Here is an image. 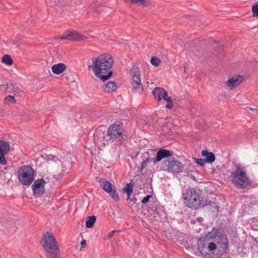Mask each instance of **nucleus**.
<instances>
[{"mask_svg":"<svg viewBox=\"0 0 258 258\" xmlns=\"http://www.w3.org/2000/svg\"><path fill=\"white\" fill-rule=\"evenodd\" d=\"M58 40H68L70 41H84L88 37L76 30H68L64 32L61 36L56 37Z\"/></svg>","mask_w":258,"mask_h":258,"instance_id":"obj_9","label":"nucleus"},{"mask_svg":"<svg viewBox=\"0 0 258 258\" xmlns=\"http://www.w3.org/2000/svg\"><path fill=\"white\" fill-rule=\"evenodd\" d=\"M86 243V241L85 240H83L81 243L82 247H84Z\"/></svg>","mask_w":258,"mask_h":258,"instance_id":"obj_34","label":"nucleus"},{"mask_svg":"<svg viewBox=\"0 0 258 258\" xmlns=\"http://www.w3.org/2000/svg\"><path fill=\"white\" fill-rule=\"evenodd\" d=\"M153 94L155 99L158 101H160L161 99L164 100L168 96L167 92L161 87L155 88Z\"/></svg>","mask_w":258,"mask_h":258,"instance_id":"obj_14","label":"nucleus"},{"mask_svg":"<svg viewBox=\"0 0 258 258\" xmlns=\"http://www.w3.org/2000/svg\"><path fill=\"white\" fill-rule=\"evenodd\" d=\"M151 162H154L153 158H147L142 162L141 166V172H142L143 170L148 166V163Z\"/></svg>","mask_w":258,"mask_h":258,"instance_id":"obj_22","label":"nucleus"},{"mask_svg":"<svg viewBox=\"0 0 258 258\" xmlns=\"http://www.w3.org/2000/svg\"><path fill=\"white\" fill-rule=\"evenodd\" d=\"M198 245L199 250L203 255L207 256L216 249L222 255L228 249L229 241L227 236L220 229L213 228L199 239Z\"/></svg>","mask_w":258,"mask_h":258,"instance_id":"obj_1","label":"nucleus"},{"mask_svg":"<svg viewBox=\"0 0 258 258\" xmlns=\"http://www.w3.org/2000/svg\"><path fill=\"white\" fill-rule=\"evenodd\" d=\"M173 155L172 152L165 149H160L157 153L156 158H153L154 163L159 162L162 159L172 156Z\"/></svg>","mask_w":258,"mask_h":258,"instance_id":"obj_15","label":"nucleus"},{"mask_svg":"<svg viewBox=\"0 0 258 258\" xmlns=\"http://www.w3.org/2000/svg\"><path fill=\"white\" fill-rule=\"evenodd\" d=\"M132 76V85L134 91L138 94L143 92V86L141 82L140 72L138 67L134 66L131 70Z\"/></svg>","mask_w":258,"mask_h":258,"instance_id":"obj_8","label":"nucleus"},{"mask_svg":"<svg viewBox=\"0 0 258 258\" xmlns=\"http://www.w3.org/2000/svg\"><path fill=\"white\" fill-rule=\"evenodd\" d=\"M16 100L14 97L11 95L8 96L4 100V104L6 105L14 104Z\"/></svg>","mask_w":258,"mask_h":258,"instance_id":"obj_25","label":"nucleus"},{"mask_svg":"<svg viewBox=\"0 0 258 258\" xmlns=\"http://www.w3.org/2000/svg\"><path fill=\"white\" fill-rule=\"evenodd\" d=\"M122 190L126 192L128 198H130L133 192V186L130 185V184H127L126 186L123 188Z\"/></svg>","mask_w":258,"mask_h":258,"instance_id":"obj_23","label":"nucleus"},{"mask_svg":"<svg viewBox=\"0 0 258 258\" xmlns=\"http://www.w3.org/2000/svg\"><path fill=\"white\" fill-rule=\"evenodd\" d=\"M96 218L95 216L88 217L86 221V226L88 228L92 227L96 221Z\"/></svg>","mask_w":258,"mask_h":258,"instance_id":"obj_20","label":"nucleus"},{"mask_svg":"<svg viewBox=\"0 0 258 258\" xmlns=\"http://www.w3.org/2000/svg\"><path fill=\"white\" fill-rule=\"evenodd\" d=\"M96 179L97 181L100 183V185L103 190H104L106 192L110 191V189H112V188L115 187L109 181L106 180L104 179L97 178Z\"/></svg>","mask_w":258,"mask_h":258,"instance_id":"obj_16","label":"nucleus"},{"mask_svg":"<svg viewBox=\"0 0 258 258\" xmlns=\"http://www.w3.org/2000/svg\"><path fill=\"white\" fill-rule=\"evenodd\" d=\"M247 108L248 109L252 111L254 113L258 114V108H253L250 107H248Z\"/></svg>","mask_w":258,"mask_h":258,"instance_id":"obj_32","label":"nucleus"},{"mask_svg":"<svg viewBox=\"0 0 258 258\" xmlns=\"http://www.w3.org/2000/svg\"><path fill=\"white\" fill-rule=\"evenodd\" d=\"M166 164L167 162V170L168 171L174 173H179L181 171L182 168V165L181 163L178 162L174 159H167L164 161Z\"/></svg>","mask_w":258,"mask_h":258,"instance_id":"obj_11","label":"nucleus"},{"mask_svg":"<svg viewBox=\"0 0 258 258\" xmlns=\"http://www.w3.org/2000/svg\"><path fill=\"white\" fill-rule=\"evenodd\" d=\"M34 178V171L31 166L25 165L19 168L18 171V178L24 185H30Z\"/></svg>","mask_w":258,"mask_h":258,"instance_id":"obj_7","label":"nucleus"},{"mask_svg":"<svg viewBox=\"0 0 258 258\" xmlns=\"http://www.w3.org/2000/svg\"><path fill=\"white\" fill-rule=\"evenodd\" d=\"M195 162L198 164L200 165L201 166H204L206 163V161L204 159H195Z\"/></svg>","mask_w":258,"mask_h":258,"instance_id":"obj_30","label":"nucleus"},{"mask_svg":"<svg viewBox=\"0 0 258 258\" xmlns=\"http://www.w3.org/2000/svg\"><path fill=\"white\" fill-rule=\"evenodd\" d=\"M10 87H11V86H13V84L12 83H10Z\"/></svg>","mask_w":258,"mask_h":258,"instance_id":"obj_35","label":"nucleus"},{"mask_svg":"<svg viewBox=\"0 0 258 258\" xmlns=\"http://www.w3.org/2000/svg\"><path fill=\"white\" fill-rule=\"evenodd\" d=\"M164 100L168 103L165 106L167 108L171 109L173 107L172 99L171 97L168 96Z\"/></svg>","mask_w":258,"mask_h":258,"instance_id":"obj_28","label":"nucleus"},{"mask_svg":"<svg viewBox=\"0 0 258 258\" xmlns=\"http://www.w3.org/2000/svg\"><path fill=\"white\" fill-rule=\"evenodd\" d=\"M252 12L253 13V17L258 18V4H256L252 8Z\"/></svg>","mask_w":258,"mask_h":258,"instance_id":"obj_29","label":"nucleus"},{"mask_svg":"<svg viewBox=\"0 0 258 258\" xmlns=\"http://www.w3.org/2000/svg\"><path fill=\"white\" fill-rule=\"evenodd\" d=\"M123 131L121 126L118 124H112L108 128L107 135L109 137V140L105 141L104 133L97 132L96 134L97 141L100 142L104 146L107 144L109 143V141L112 140L113 141H120L123 139Z\"/></svg>","mask_w":258,"mask_h":258,"instance_id":"obj_4","label":"nucleus"},{"mask_svg":"<svg viewBox=\"0 0 258 258\" xmlns=\"http://www.w3.org/2000/svg\"><path fill=\"white\" fill-rule=\"evenodd\" d=\"M109 194V196L112 198V199L115 202H118L119 200V197L117 194L115 187L110 189V191L107 192Z\"/></svg>","mask_w":258,"mask_h":258,"instance_id":"obj_21","label":"nucleus"},{"mask_svg":"<svg viewBox=\"0 0 258 258\" xmlns=\"http://www.w3.org/2000/svg\"><path fill=\"white\" fill-rule=\"evenodd\" d=\"M132 4H139L140 5L147 6L148 3L147 0H130Z\"/></svg>","mask_w":258,"mask_h":258,"instance_id":"obj_26","label":"nucleus"},{"mask_svg":"<svg viewBox=\"0 0 258 258\" xmlns=\"http://www.w3.org/2000/svg\"><path fill=\"white\" fill-rule=\"evenodd\" d=\"M230 178L234 185L241 189L243 188L245 185H249L251 183L244 167L239 164L235 165V170L231 173Z\"/></svg>","mask_w":258,"mask_h":258,"instance_id":"obj_5","label":"nucleus"},{"mask_svg":"<svg viewBox=\"0 0 258 258\" xmlns=\"http://www.w3.org/2000/svg\"><path fill=\"white\" fill-rule=\"evenodd\" d=\"M202 155L206 158V162L212 163L215 160L214 154L212 152H209L206 150L202 151Z\"/></svg>","mask_w":258,"mask_h":258,"instance_id":"obj_19","label":"nucleus"},{"mask_svg":"<svg viewBox=\"0 0 258 258\" xmlns=\"http://www.w3.org/2000/svg\"><path fill=\"white\" fill-rule=\"evenodd\" d=\"M10 145L5 141H0V164H7V161L5 158V155L10 151Z\"/></svg>","mask_w":258,"mask_h":258,"instance_id":"obj_12","label":"nucleus"},{"mask_svg":"<svg viewBox=\"0 0 258 258\" xmlns=\"http://www.w3.org/2000/svg\"><path fill=\"white\" fill-rule=\"evenodd\" d=\"M91 60L92 64L89 66V69L92 70L95 76L102 81H106L112 75L110 69L113 66L114 60L110 54L104 53L97 57H93Z\"/></svg>","mask_w":258,"mask_h":258,"instance_id":"obj_2","label":"nucleus"},{"mask_svg":"<svg viewBox=\"0 0 258 258\" xmlns=\"http://www.w3.org/2000/svg\"><path fill=\"white\" fill-rule=\"evenodd\" d=\"M67 69L66 64L63 63H58L53 64L51 67L52 72L56 75H59L66 71Z\"/></svg>","mask_w":258,"mask_h":258,"instance_id":"obj_17","label":"nucleus"},{"mask_svg":"<svg viewBox=\"0 0 258 258\" xmlns=\"http://www.w3.org/2000/svg\"><path fill=\"white\" fill-rule=\"evenodd\" d=\"M46 181L43 178H40L34 181L31 187L33 192L35 196H40L45 193V185Z\"/></svg>","mask_w":258,"mask_h":258,"instance_id":"obj_10","label":"nucleus"},{"mask_svg":"<svg viewBox=\"0 0 258 258\" xmlns=\"http://www.w3.org/2000/svg\"><path fill=\"white\" fill-rule=\"evenodd\" d=\"M243 81V77L240 75H235L229 78L226 82V86L230 90L238 87Z\"/></svg>","mask_w":258,"mask_h":258,"instance_id":"obj_13","label":"nucleus"},{"mask_svg":"<svg viewBox=\"0 0 258 258\" xmlns=\"http://www.w3.org/2000/svg\"><path fill=\"white\" fill-rule=\"evenodd\" d=\"M41 243L47 258H59L60 250L58 243L50 232H47L41 239Z\"/></svg>","mask_w":258,"mask_h":258,"instance_id":"obj_3","label":"nucleus"},{"mask_svg":"<svg viewBox=\"0 0 258 258\" xmlns=\"http://www.w3.org/2000/svg\"><path fill=\"white\" fill-rule=\"evenodd\" d=\"M182 199L184 204L191 209H197L201 205V195L194 188H188L183 190Z\"/></svg>","mask_w":258,"mask_h":258,"instance_id":"obj_6","label":"nucleus"},{"mask_svg":"<svg viewBox=\"0 0 258 258\" xmlns=\"http://www.w3.org/2000/svg\"><path fill=\"white\" fill-rule=\"evenodd\" d=\"M116 84L113 81H109L103 86V90L105 93H110L116 89Z\"/></svg>","mask_w":258,"mask_h":258,"instance_id":"obj_18","label":"nucleus"},{"mask_svg":"<svg viewBox=\"0 0 258 258\" xmlns=\"http://www.w3.org/2000/svg\"><path fill=\"white\" fill-rule=\"evenodd\" d=\"M2 61L7 65L10 66L13 64V60L9 55H5L2 58Z\"/></svg>","mask_w":258,"mask_h":258,"instance_id":"obj_24","label":"nucleus"},{"mask_svg":"<svg viewBox=\"0 0 258 258\" xmlns=\"http://www.w3.org/2000/svg\"><path fill=\"white\" fill-rule=\"evenodd\" d=\"M152 197L151 195H147L146 197H145L141 201V203L143 204H146L149 202L150 198Z\"/></svg>","mask_w":258,"mask_h":258,"instance_id":"obj_31","label":"nucleus"},{"mask_svg":"<svg viewBox=\"0 0 258 258\" xmlns=\"http://www.w3.org/2000/svg\"><path fill=\"white\" fill-rule=\"evenodd\" d=\"M115 232H116V231H115V230H113V231H111V232L109 233L108 236V237L109 238H111V237L113 236Z\"/></svg>","mask_w":258,"mask_h":258,"instance_id":"obj_33","label":"nucleus"},{"mask_svg":"<svg viewBox=\"0 0 258 258\" xmlns=\"http://www.w3.org/2000/svg\"><path fill=\"white\" fill-rule=\"evenodd\" d=\"M151 64L155 67H158L161 63V60L157 57L153 56L151 59Z\"/></svg>","mask_w":258,"mask_h":258,"instance_id":"obj_27","label":"nucleus"}]
</instances>
